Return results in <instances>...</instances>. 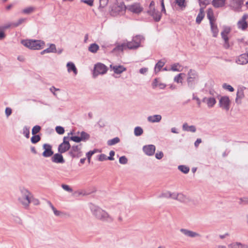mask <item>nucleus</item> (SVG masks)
<instances>
[{
  "label": "nucleus",
  "instance_id": "obj_61",
  "mask_svg": "<svg viewBox=\"0 0 248 248\" xmlns=\"http://www.w3.org/2000/svg\"><path fill=\"white\" fill-rule=\"evenodd\" d=\"M5 112L6 116L9 117L12 113V109L10 108H6Z\"/></svg>",
  "mask_w": 248,
  "mask_h": 248
},
{
  "label": "nucleus",
  "instance_id": "obj_10",
  "mask_svg": "<svg viewBox=\"0 0 248 248\" xmlns=\"http://www.w3.org/2000/svg\"><path fill=\"white\" fill-rule=\"evenodd\" d=\"M67 137H64L63 139V142L59 146L58 151L61 154L64 153L70 148V144L67 140Z\"/></svg>",
  "mask_w": 248,
  "mask_h": 248
},
{
  "label": "nucleus",
  "instance_id": "obj_28",
  "mask_svg": "<svg viewBox=\"0 0 248 248\" xmlns=\"http://www.w3.org/2000/svg\"><path fill=\"white\" fill-rule=\"evenodd\" d=\"M183 130L186 131L195 132L196 130V127L194 125L189 126L187 123H184L183 125Z\"/></svg>",
  "mask_w": 248,
  "mask_h": 248
},
{
  "label": "nucleus",
  "instance_id": "obj_32",
  "mask_svg": "<svg viewBox=\"0 0 248 248\" xmlns=\"http://www.w3.org/2000/svg\"><path fill=\"white\" fill-rule=\"evenodd\" d=\"M99 46L97 44L95 43H93L90 45L89 46L88 50L92 53H96L97 50L99 49Z\"/></svg>",
  "mask_w": 248,
  "mask_h": 248
},
{
  "label": "nucleus",
  "instance_id": "obj_15",
  "mask_svg": "<svg viewBox=\"0 0 248 248\" xmlns=\"http://www.w3.org/2000/svg\"><path fill=\"white\" fill-rule=\"evenodd\" d=\"M236 62L240 65L246 64L248 63V52L239 55L236 59Z\"/></svg>",
  "mask_w": 248,
  "mask_h": 248
},
{
  "label": "nucleus",
  "instance_id": "obj_63",
  "mask_svg": "<svg viewBox=\"0 0 248 248\" xmlns=\"http://www.w3.org/2000/svg\"><path fill=\"white\" fill-rule=\"evenodd\" d=\"M162 196L163 197H165V198H170V191H165V192H163L162 194Z\"/></svg>",
  "mask_w": 248,
  "mask_h": 248
},
{
  "label": "nucleus",
  "instance_id": "obj_2",
  "mask_svg": "<svg viewBox=\"0 0 248 248\" xmlns=\"http://www.w3.org/2000/svg\"><path fill=\"white\" fill-rule=\"evenodd\" d=\"M32 193L27 189L22 187L20 189V192L18 195L17 200L24 208H28L30 204V199Z\"/></svg>",
  "mask_w": 248,
  "mask_h": 248
},
{
  "label": "nucleus",
  "instance_id": "obj_14",
  "mask_svg": "<svg viewBox=\"0 0 248 248\" xmlns=\"http://www.w3.org/2000/svg\"><path fill=\"white\" fill-rule=\"evenodd\" d=\"M143 151L146 155L151 156L155 154V147L153 144L145 145L143 147Z\"/></svg>",
  "mask_w": 248,
  "mask_h": 248
},
{
  "label": "nucleus",
  "instance_id": "obj_60",
  "mask_svg": "<svg viewBox=\"0 0 248 248\" xmlns=\"http://www.w3.org/2000/svg\"><path fill=\"white\" fill-rule=\"evenodd\" d=\"M5 37V34L4 33V31L3 29L0 28V40H2Z\"/></svg>",
  "mask_w": 248,
  "mask_h": 248
},
{
  "label": "nucleus",
  "instance_id": "obj_49",
  "mask_svg": "<svg viewBox=\"0 0 248 248\" xmlns=\"http://www.w3.org/2000/svg\"><path fill=\"white\" fill-rule=\"evenodd\" d=\"M41 130V127L39 125L34 126L31 130V133L32 135H35L36 134L39 132Z\"/></svg>",
  "mask_w": 248,
  "mask_h": 248
},
{
  "label": "nucleus",
  "instance_id": "obj_57",
  "mask_svg": "<svg viewBox=\"0 0 248 248\" xmlns=\"http://www.w3.org/2000/svg\"><path fill=\"white\" fill-rule=\"evenodd\" d=\"M95 153V151H90L86 154L89 162L90 161L91 156Z\"/></svg>",
  "mask_w": 248,
  "mask_h": 248
},
{
  "label": "nucleus",
  "instance_id": "obj_22",
  "mask_svg": "<svg viewBox=\"0 0 248 248\" xmlns=\"http://www.w3.org/2000/svg\"><path fill=\"white\" fill-rule=\"evenodd\" d=\"M162 119V116L160 115L156 114L152 116H149L147 117V120L150 123H158Z\"/></svg>",
  "mask_w": 248,
  "mask_h": 248
},
{
  "label": "nucleus",
  "instance_id": "obj_21",
  "mask_svg": "<svg viewBox=\"0 0 248 248\" xmlns=\"http://www.w3.org/2000/svg\"><path fill=\"white\" fill-rule=\"evenodd\" d=\"M152 87L153 88L158 87L160 89H164L166 87V85L161 82L158 79L155 78L152 83Z\"/></svg>",
  "mask_w": 248,
  "mask_h": 248
},
{
  "label": "nucleus",
  "instance_id": "obj_38",
  "mask_svg": "<svg viewBox=\"0 0 248 248\" xmlns=\"http://www.w3.org/2000/svg\"><path fill=\"white\" fill-rule=\"evenodd\" d=\"M78 134H80L79 137L80 139H81V141H85L88 140L90 138V135L84 131H82L80 133L78 132Z\"/></svg>",
  "mask_w": 248,
  "mask_h": 248
},
{
  "label": "nucleus",
  "instance_id": "obj_58",
  "mask_svg": "<svg viewBox=\"0 0 248 248\" xmlns=\"http://www.w3.org/2000/svg\"><path fill=\"white\" fill-rule=\"evenodd\" d=\"M155 156L156 159H161L163 156V153L161 151L157 152Z\"/></svg>",
  "mask_w": 248,
  "mask_h": 248
},
{
  "label": "nucleus",
  "instance_id": "obj_26",
  "mask_svg": "<svg viewBox=\"0 0 248 248\" xmlns=\"http://www.w3.org/2000/svg\"><path fill=\"white\" fill-rule=\"evenodd\" d=\"M126 49H130V47H129V43H124L120 45H118L115 48V50H120L123 51Z\"/></svg>",
  "mask_w": 248,
  "mask_h": 248
},
{
  "label": "nucleus",
  "instance_id": "obj_24",
  "mask_svg": "<svg viewBox=\"0 0 248 248\" xmlns=\"http://www.w3.org/2000/svg\"><path fill=\"white\" fill-rule=\"evenodd\" d=\"M56 48L54 44H50L48 48L44 50L41 52L42 55L46 53H55L56 52Z\"/></svg>",
  "mask_w": 248,
  "mask_h": 248
},
{
  "label": "nucleus",
  "instance_id": "obj_9",
  "mask_svg": "<svg viewBox=\"0 0 248 248\" xmlns=\"http://www.w3.org/2000/svg\"><path fill=\"white\" fill-rule=\"evenodd\" d=\"M107 71V67L102 63H98L94 66L93 76L96 77L99 74H104Z\"/></svg>",
  "mask_w": 248,
  "mask_h": 248
},
{
  "label": "nucleus",
  "instance_id": "obj_18",
  "mask_svg": "<svg viewBox=\"0 0 248 248\" xmlns=\"http://www.w3.org/2000/svg\"><path fill=\"white\" fill-rule=\"evenodd\" d=\"M202 101L206 104L208 108H213L216 104L217 101L214 97H204Z\"/></svg>",
  "mask_w": 248,
  "mask_h": 248
},
{
  "label": "nucleus",
  "instance_id": "obj_42",
  "mask_svg": "<svg viewBox=\"0 0 248 248\" xmlns=\"http://www.w3.org/2000/svg\"><path fill=\"white\" fill-rule=\"evenodd\" d=\"M143 133V130L139 126H137L134 129V134L136 136H139L142 135Z\"/></svg>",
  "mask_w": 248,
  "mask_h": 248
},
{
  "label": "nucleus",
  "instance_id": "obj_13",
  "mask_svg": "<svg viewBox=\"0 0 248 248\" xmlns=\"http://www.w3.org/2000/svg\"><path fill=\"white\" fill-rule=\"evenodd\" d=\"M72 157H79L81 155V147L79 145L73 146L69 152Z\"/></svg>",
  "mask_w": 248,
  "mask_h": 248
},
{
  "label": "nucleus",
  "instance_id": "obj_52",
  "mask_svg": "<svg viewBox=\"0 0 248 248\" xmlns=\"http://www.w3.org/2000/svg\"><path fill=\"white\" fill-rule=\"evenodd\" d=\"M128 160L125 156H122L119 158V163L121 164H126Z\"/></svg>",
  "mask_w": 248,
  "mask_h": 248
},
{
  "label": "nucleus",
  "instance_id": "obj_55",
  "mask_svg": "<svg viewBox=\"0 0 248 248\" xmlns=\"http://www.w3.org/2000/svg\"><path fill=\"white\" fill-rule=\"evenodd\" d=\"M62 188L65 191L68 192H72V189L70 187V186L67 185L63 184L62 185Z\"/></svg>",
  "mask_w": 248,
  "mask_h": 248
},
{
  "label": "nucleus",
  "instance_id": "obj_1",
  "mask_svg": "<svg viewBox=\"0 0 248 248\" xmlns=\"http://www.w3.org/2000/svg\"><path fill=\"white\" fill-rule=\"evenodd\" d=\"M90 209L93 216L97 219L102 221L111 222L113 218L105 210L93 204L90 206Z\"/></svg>",
  "mask_w": 248,
  "mask_h": 248
},
{
  "label": "nucleus",
  "instance_id": "obj_56",
  "mask_svg": "<svg viewBox=\"0 0 248 248\" xmlns=\"http://www.w3.org/2000/svg\"><path fill=\"white\" fill-rule=\"evenodd\" d=\"M176 3L180 7H185V0H175Z\"/></svg>",
  "mask_w": 248,
  "mask_h": 248
},
{
  "label": "nucleus",
  "instance_id": "obj_64",
  "mask_svg": "<svg viewBox=\"0 0 248 248\" xmlns=\"http://www.w3.org/2000/svg\"><path fill=\"white\" fill-rule=\"evenodd\" d=\"M210 0H199L200 4L207 5L209 3Z\"/></svg>",
  "mask_w": 248,
  "mask_h": 248
},
{
  "label": "nucleus",
  "instance_id": "obj_33",
  "mask_svg": "<svg viewBox=\"0 0 248 248\" xmlns=\"http://www.w3.org/2000/svg\"><path fill=\"white\" fill-rule=\"evenodd\" d=\"M26 21V18H21L17 20L16 21L13 22L11 23V25L12 27L15 28L19 26V25H21L22 24L25 22Z\"/></svg>",
  "mask_w": 248,
  "mask_h": 248
},
{
  "label": "nucleus",
  "instance_id": "obj_25",
  "mask_svg": "<svg viewBox=\"0 0 248 248\" xmlns=\"http://www.w3.org/2000/svg\"><path fill=\"white\" fill-rule=\"evenodd\" d=\"M226 0H213L212 4L216 8L223 7L225 5Z\"/></svg>",
  "mask_w": 248,
  "mask_h": 248
},
{
  "label": "nucleus",
  "instance_id": "obj_50",
  "mask_svg": "<svg viewBox=\"0 0 248 248\" xmlns=\"http://www.w3.org/2000/svg\"><path fill=\"white\" fill-rule=\"evenodd\" d=\"M34 10V8L32 7H27L22 10V13L25 14H29L32 12Z\"/></svg>",
  "mask_w": 248,
  "mask_h": 248
},
{
  "label": "nucleus",
  "instance_id": "obj_6",
  "mask_svg": "<svg viewBox=\"0 0 248 248\" xmlns=\"http://www.w3.org/2000/svg\"><path fill=\"white\" fill-rule=\"evenodd\" d=\"M147 13L151 16L155 21H159L161 17V15L155 8V3L152 1L147 10Z\"/></svg>",
  "mask_w": 248,
  "mask_h": 248
},
{
  "label": "nucleus",
  "instance_id": "obj_40",
  "mask_svg": "<svg viewBox=\"0 0 248 248\" xmlns=\"http://www.w3.org/2000/svg\"><path fill=\"white\" fill-rule=\"evenodd\" d=\"M120 141V139L118 137L114 138L111 140H108V145L111 146L114 145Z\"/></svg>",
  "mask_w": 248,
  "mask_h": 248
},
{
  "label": "nucleus",
  "instance_id": "obj_20",
  "mask_svg": "<svg viewBox=\"0 0 248 248\" xmlns=\"http://www.w3.org/2000/svg\"><path fill=\"white\" fill-rule=\"evenodd\" d=\"M52 161L56 163H63L64 160L61 154H55L51 158Z\"/></svg>",
  "mask_w": 248,
  "mask_h": 248
},
{
  "label": "nucleus",
  "instance_id": "obj_46",
  "mask_svg": "<svg viewBox=\"0 0 248 248\" xmlns=\"http://www.w3.org/2000/svg\"><path fill=\"white\" fill-rule=\"evenodd\" d=\"M40 139L41 138L39 135H33L31 138V141L32 143H36L40 141Z\"/></svg>",
  "mask_w": 248,
  "mask_h": 248
},
{
  "label": "nucleus",
  "instance_id": "obj_44",
  "mask_svg": "<svg viewBox=\"0 0 248 248\" xmlns=\"http://www.w3.org/2000/svg\"><path fill=\"white\" fill-rule=\"evenodd\" d=\"M49 204L51 209H52L55 215H56V216H61L62 215V213L61 211L57 210L54 207V206L52 204V203L51 202H49Z\"/></svg>",
  "mask_w": 248,
  "mask_h": 248
},
{
  "label": "nucleus",
  "instance_id": "obj_37",
  "mask_svg": "<svg viewBox=\"0 0 248 248\" xmlns=\"http://www.w3.org/2000/svg\"><path fill=\"white\" fill-rule=\"evenodd\" d=\"M165 63L163 62L159 61L155 65V71L157 73L158 72L161 68L164 65Z\"/></svg>",
  "mask_w": 248,
  "mask_h": 248
},
{
  "label": "nucleus",
  "instance_id": "obj_4",
  "mask_svg": "<svg viewBox=\"0 0 248 248\" xmlns=\"http://www.w3.org/2000/svg\"><path fill=\"white\" fill-rule=\"evenodd\" d=\"M110 14L113 16L123 15L126 10V7L123 2L114 3L110 8Z\"/></svg>",
  "mask_w": 248,
  "mask_h": 248
},
{
  "label": "nucleus",
  "instance_id": "obj_17",
  "mask_svg": "<svg viewBox=\"0 0 248 248\" xmlns=\"http://www.w3.org/2000/svg\"><path fill=\"white\" fill-rule=\"evenodd\" d=\"M43 147L45 150L43 153V155L44 157H49L53 155V152L52 151V147L50 145L46 143L43 145Z\"/></svg>",
  "mask_w": 248,
  "mask_h": 248
},
{
  "label": "nucleus",
  "instance_id": "obj_16",
  "mask_svg": "<svg viewBox=\"0 0 248 248\" xmlns=\"http://www.w3.org/2000/svg\"><path fill=\"white\" fill-rule=\"evenodd\" d=\"M248 18L247 15H244L242 18L237 23L238 28L240 29L244 30L248 27V24L246 19Z\"/></svg>",
  "mask_w": 248,
  "mask_h": 248
},
{
  "label": "nucleus",
  "instance_id": "obj_8",
  "mask_svg": "<svg viewBox=\"0 0 248 248\" xmlns=\"http://www.w3.org/2000/svg\"><path fill=\"white\" fill-rule=\"evenodd\" d=\"M134 45L131 46V43H129V47L130 49H136L141 46V43L144 41V38L143 36L137 35L133 37Z\"/></svg>",
  "mask_w": 248,
  "mask_h": 248
},
{
  "label": "nucleus",
  "instance_id": "obj_45",
  "mask_svg": "<svg viewBox=\"0 0 248 248\" xmlns=\"http://www.w3.org/2000/svg\"><path fill=\"white\" fill-rule=\"evenodd\" d=\"M30 203H32L34 205H38L40 204V202L39 200L35 198L33 195H31V198L30 199Z\"/></svg>",
  "mask_w": 248,
  "mask_h": 248
},
{
  "label": "nucleus",
  "instance_id": "obj_48",
  "mask_svg": "<svg viewBox=\"0 0 248 248\" xmlns=\"http://www.w3.org/2000/svg\"><path fill=\"white\" fill-rule=\"evenodd\" d=\"M23 134L27 138H29L30 136V128L27 126L24 127L23 129Z\"/></svg>",
  "mask_w": 248,
  "mask_h": 248
},
{
  "label": "nucleus",
  "instance_id": "obj_43",
  "mask_svg": "<svg viewBox=\"0 0 248 248\" xmlns=\"http://www.w3.org/2000/svg\"><path fill=\"white\" fill-rule=\"evenodd\" d=\"M244 97V93L243 90L242 89H239L237 91V94H236V100L237 99H242Z\"/></svg>",
  "mask_w": 248,
  "mask_h": 248
},
{
  "label": "nucleus",
  "instance_id": "obj_53",
  "mask_svg": "<svg viewBox=\"0 0 248 248\" xmlns=\"http://www.w3.org/2000/svg\"><path fill=\"white\" fill-rule=\"evenodd\" d=\"M56 131L59 134H63L64 132V129L63 127L62 126H57L56 127Z\"/></svg>",
  "mask_w": 248,
  "mask_h": 248
},
{
  "label": "nucleus",
  "instance_id": "obj_41",
  "mask_svg": "<svg viewBox=\"0 0 248 248\" xmlns=\"http://www.w3.org/2000/svg\"><path fill=\"white\" fill-rule=\"evenodd\" d=\"M178 169L183 173L186 174L189 171V169L188 167L184 166V165H180L178 166Z\"/></svg>",
  "mask_w": 248,
  "mask_h": 248
},
{
  "label": "nucleus",
  "instance_id": "obj_19",
  "mask_svg": "<svg viewBox=\"0 0 248 248\" xmlns=\"http://www.w3.org/2000/svg\"><path fill=\"white\" fill-rule=\"evenodd\" d=\"M180 231L185 235L190 237L194 238L200 236V234L198 233L187 229H181Z\"/></svg>",
  "mask_w": 248,
  "mask_h": 248
},
{
  "label": "nucleus",
  "instance_id": "obj_5",
  "mask_svg": "<svg viewBox=\"0 0 248 248\" xmlns=\"http://www.w3.org/2000/svg\"><path fill=\"white\" fill-rule=\"evenodd\" d=\"M198 78L197 72L194 70L190 69L187 74L186 81L188 86L191 89H194Z\"/></svg>",
  "mask_w": 248,
  "mask_h": 248
},
{
  "label": "nucleus",
  "instance_id": "obj_59",
  "mask_svg": "<svg viewBox=\"0 0 248 248\" xmlns=\"http://www.w3.org/2000/svg\"><path fill=\"white\" fill-rule=\"evenodd\" d=\"M81 1L90 6H93V0H82Z\"/></svg>",
  "mask_w": 248,
  "mask_h": 248
},
{
  "label": "nucleus",
  "instance_id": "obj_39",
  "mask_svg": "<svg viewBox=\"0 0 248 248\" xmlns=\"http://www.w3.org/2000/svg\"><path fill=\"white\" fill-rule=\"evenodd\" d=\"M171 70L173 71H181L182 67L179 63H175L171 65Z\"/></svg>",
  "mask_w": 248,
  "mask_h": 248
},
{
  "label": "nucleus",
  "instance_id": "obj_51",
  "mask_svg": "<svg viewBox=\"0 0 248 248\" xmlns=\"http://www.w3.org/2000/svg\"><path fill=\"white\" fill-rule=\"evenodd\" d=\"M99 0V7L104 8L108 3V0Z\"/></svg>",
  "mask_w": 248,
  "mask_h": 248
},
{
  "label": "nucleus",
  "instance_id": "obj_34",
  "mask_svg": "<svg viewBox=\"0 0 248 248\" xmlns=\"http://www.w3.org/2000/svg\"><path fill=\"white\" fill-rule=\"evenodd\" d=\"M207 16L208 19L209 20L210 23L214 22L215 19L214 16V13L212 9H209L208 10Z\"/></svg>",
  "mask_w": 248,
  "mask_h": 248
},
{
  "label": "nucleus",
  "instance_id": "obj_27",
  "mask_svg": "<svg viewBox=\"0 0 248 248\" xmlns=\"http://www.w3.org/2000/svg\"><path fill=\"white\" fill-rule=\"evenodd\" d=\"M111 67L113 69L114 73L116 74H121L126 70V68L122 65H115L113 67L111 66Z\"/></svg>",
  "mask_w": 248,
  "mask_h": 248
},
{
  "label": "nucleus",
  "instance_id": "obj_12",
  "mask_svg": "<svg viewBox=\"0 0 248 248\" xmlns=\"http://www.w3.org/2000/svg\"><path fill=\"white\" fill-rule=\"evenodd\" d=\"M230 31L231 28L230 27H226L224 28L223 31L221 32V35L222 38L225 42V46L226 47H228L229 46L228 35L230 33Z\"/></svg>",
  "mask_w": 248,
  "mask_h": 248
},
{
  "label": "nucleus",
  "instance_id": "obj_7",
  "mask_svg": "<svg viewBox=\"0 0 248 248\" xmlns=\"http://www.w3.org/2000/svg\"><path fill=\"white\" fill-rule=\"evenodd\" d=\"M231 101L229 96H221L219 98V107L223 110L228 111L231 106Z\"/></svg>",
  "mask_w": 248,
  "mask_h": 248
},
{
  "label": "nucleus",
  "instance_id": "obj_62",
  "mask_svg": "<svg viewBox=\"0 0 248 248\" xmlns=\"http://www.w3.org/2000/svg\"><path fill=\"white\" fill-rule=\"evenodd\" d=\"M114 155H115L114 151H110L109 156L108 157V159L109 160H113L114 158L113 157V156Z\"/></svg>",
  "mask_w": 248,
  "mask_h": 248
},
{
  "label": "nucleus",
  "instance_id": "obj_11",
  "mask_svg": "<svg viewBox=\"0 0 248 248\" xmlns=\"http://www.w3.org/2000/svg\"><path fill=\"white\" fill-rule=\"evenodd\" d=\"M126 8L128 11L135 14L140 13L143 9V7L139 3H135L128 5Z\"/></svg>",
  "mask_w": 248,
  "mask_h": 248
},
{
  "label": "nucleus",
  "instance_id": "obj_31",
  "mask_svg": "<svg viewBox=\"0 0 248 248\" xmlns=\"http://www.w3.org/2000/svg\"><path fill=\"white\" fill-rule=\"evenodd\" d=\"M185 76V74L183 73H180L175 76L174 78V81L177 83H182L183 78Z\"/></svg>",
  "mask_w": 248,
  "mask_h": 248
},
{
  "label": "nucleus",
  "instance_id": "obj_36",
  "mask_svg": "<svg viewBox=\"0 0 248 248\" xmlns=\"http://www.w3.org/2000/svg\"><path fill=\"white\" fill-rule=\"evenodd\" d=\"M244 244L236 242L228 245V248H243Z\"/></svg>",
  "mask_w": 248,
  "mask_h": 248
},
{
  "label": "nucleus",
  "instance_id": "obj_29",
  "mask_svg": "<svg viewBox=\"0 0 248 248\" xmlns=\"http://www.w3.org/2000/svg\"><path fill=\"white\" fill-rule=\"evenodd\" d=\"M204 17V10L203 8H201L200 9V12L196 17V21L198 24H200L203 17Z\"/></svg>",
  "mask_w": 248,
  "mask_h": 248
},
{
  "label": "nucleus",
  "instance_id": "obj_47",
  "mask_svg": "<svg viewBox=\"0 0 248 248\" xmlns=\"http://www.w3.org/2000/svg\"><path fill=\"white\" fill-rule=\"evenodd\" d=\"M222 88L225 90H228L229 91L232 92L234 91L233 88L227 83H224L222 84Z\"/></svg>",
  "mask_w": 248,
  "mask_h": 248
},
{
  "label": "nucleus",
  "instance_id": "obj_35",
  "mask_svg": "<svg viewBox=\"0 0 248 248\" xmlns=\"http://www.w3.org/2000/svg\"><path fill=\"white\" fill-rule=\"evenodd\" d=\"M176 200L181 202H186L187 200V197L182 193H177Z\"/></svg>",
  "mask_w": 248,
  "mask_h": 248
},
{
  "label": "nucleus",
  "instance_id": "obj_23",
  "mask_svg": "<svg viewBox=\"0 0 248 248\" xmlns=\"http://www.w3.org/2000/svg\"><path fill=\"white\" fill-rule=\"evenodd\" d=\"M66 67L67 68V71L69 73L73 71L75 75H76L78 74V70L73 62H68L66 64Z\"/></svg>",
  "mask_w": 248,
  "mask_h": 248
},
{
  "label": "nucleus",
  "instance_id": "obj_54",
  "mask_svg": "<svg viewBox=\"0 0 248 248\" xmlns=\"http://www.w3.org/2000/svg\"><path fill=\"white\" fill-rule=\"evenodd\" d=\"M70 139L76 142H79L81 141L79 136H72Z\"/></svg>",
  "mask_w": 248,
  "mask_h": 248
},
{
  "label": "nucleus",
  "instance_id": "obj_30",
  "mask_svg": "<svg viewBox=\"0 0 248 248\" xmlns=\"http://www.w3.org/2000/svg\"><path fill=\"white\" fill-rule=\"evenodd\" d=\"M210 24L211 25V29L213 33V35L214 37H216L218 33V30L217 29V25L215 24L214 22Z\"/></svg>",
  "mask_w": 248,
  "mask_h": 248
},
{
  "label": "nucleus",
  "instance_id": "obj_3",
  "mask_svg": "<svg viewBox=\"0 0 248 248\" xmlns=\"http://www.w3.org/2000/svg\"><path fill=\"white\" fill-rule=\"evenodd\" d=\"M21 44L26 47L33 50L40 49L45 46V43L43 41L31 39L22 40Z\"/></svg>",
  "mask_w": 248,
  "mask_h": 248
}]
</instances>
